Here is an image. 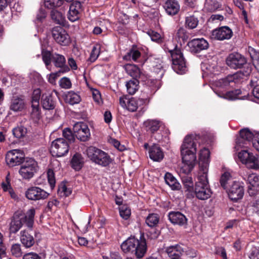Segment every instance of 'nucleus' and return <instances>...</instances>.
<instances>
[{
    "mask_svg": "<svg viewBox=\"0 0 259 259\" xmlns=\"http://www.w3.org/2000/svg\"><path fill=\"white\" fill-rule=\"evenodd\" d=\"M226 62L227 65L232 69H238L244 67V69L215 81L214 85L219 88L235 87L241 82L244 76H247L251 72V65L247 63L246 58L239 53H233L229 54Z\"/></svg>",
    "mask_w": 259,
    "mask_h": 259,
    "instance_id": "obj_1",
    "label": "nucleus"
},
{
    "mask_svg": "<svg viewBox=\"0 0 259 259\" xmlns=\"http://www.w3.org/2000/svg\"><path fill=\"white\" fill-rule=\"evenodd\" d=\"M198 137L187 135L184 139L181 147V154L184 166L182 169L185 174L189 173L193 169L196 160V151Z\"/></svg>",
    "mask_w": 259,
    "mask_h": 259,
    "instance_id": "obj_2",
    "label": "nucleus"
},
{
    "mask_svg": "<svg viewBox=\"0 0 259 259\" xmlns=\"http://www.w3.org/2000/svg\"><path fill=\"white\" fill-rule=\"evenodd\" d=\"M163 48L165 52H168L170 54L173 70L178 74L185 73L187 71V67L181 49L171 40L166 41Z\"/></svg>",
    "mask_w": 259,
    "mask_h": 259,
    "instance_id": "obj_3",
    "label": "nucleus"
},
{
    "mask_svg": "<svg viewBox=\"0 0 259 259\" xmlns=\"http://www.w3.org/2000/svg\"><path fill=\"white\" fill-rule=\"evenodd\" d=\"M35 212L34 208L29 209L25 214H23L21 212H16L10 223V232L16 233L21 228L23 224L28 228L31 229L34 223Z\"/></svg>",
    "mask_w": 259,
    "mask_h": 259,
    "instance_id": "obj_4",
    "label": "nucleus"
},
{
    "mask_svg": "<svg viewBox=\"0 0 259 259\" xmlns=\"http://www.w3.org/2000/svg\"><path fill=\"white\" fill-rule=\"evenodd\" d=\"M42 59L47 69L49 67L51 62L57 67L60 68V72L62 73L68 72L70 71V68L66 65V58L63 55L58 53H51L50 51L42 50L41 51Z\"/></svg>",
    "mask_w": 259,
    "mask_h": 259,
    "instance_id": "obj_5",
    "label": "nucleus"
},
{
    "mask_svg": "<svg viewBox=\"0 0 259 259\" xmlns=\"http://www.w3.org/2000/svg\"><path fill=\"white\" fill-rule=\"evenodd\" d=\"M196 197L200 200H206L211 197L212 191L210 188L207 174L198 172L195 187Z\"/></svg>",
    "mask_w": 259,
    "mask_h": 259,
    "instance_id": "obj_6",
    "label": "nucleus"
},
{
    "mask_svg": "<svg viewBox=\"0 0 259 259\" xmlns=\"http://www.w3.org/2000/svg\"><path fill=\"white\" fill-rule=\"evenodd\" d=\"M85 153L92 162L102 166H108L112 161L110 156L107 153L96 147H89Z\"/></svg>",
    "mask_w": 259,
    "mask_h": 259,
    "instance_id": "obj_7",
    "label": "nucleus"
},
{
    "mask_svg": "<svg viewBox=\"0 0 259 259\" xmlns=\"http://www.w3.org/2000/svg\"><path fill=\"white\" fill-rule=\"evenodd\" d=\"M37 162L33 158H26L22 163L19 173L24 179L29 180L37 171Z\"/></svg>",
    "mask_w": 259,
    "mask_h": 259,
    "instance_id": "obj_8",
    "label": "nucleus"
},
{
    "mask_svg": "<svg viewBox=\"0 0 259 259\" xmlns=\"http://www.w3.org/2000/svg\"><path fill=\"white\" fill-rule=\"evenodd\" d=\"M69 151V144L63 138L54 140L51 144L50 152L53 156L62 157Z\"/></svg>",
    "mask_w": 259,
    "mask_h": 259,
    "instance_id": "obj_9",
    "label": "nucleus"
},
{
    "mask_svg": "<svg viewBox=\"0 0 259 259\" xmlns=\"http://www.w3.org/2000/svg\"><path fill=\"white\" fill-rule=\"evenodd\" d=\"M238 158L241 162L251 169H259V158L252 153L247 150H242L238 154Z\"/></svg>",
    "mask_w": 259,
    "mask_h": 259,
    "instance_id": "obj_10",
    "label": "nucleus"
},
{
    "mask_svg": "<svg viewBox=\"0 0 259 259\" xmlns=\"http://www.w3.org/2000/svg\"><path fill=\"white\" fill-rule=\"evenodd\" d=\"M52 35L55 41L61 46H66L70 42L69 34L62 27H54L52 30Z\"/></svg>",
    "mask_w": 259,
    "mask_h": 259,
    "instance_id": "obj_11",
    "label": "nucleus"
},
{
    "mask_svg": "<svg viewBox=\"0 0 259 259\" xmlns=\"http://www.w3.org/2000/svg\"><path fill=\"white\" fill-rule=\"evenodd\" d=\"M25 194L28 199L34 201L44 200L49 196V193L47 191L36 186L28 188Z\"/></svg>",
    "mask_w": 259,
    "mask_h": 259,
    "instance_id": "obj_12",
    "label": "nucleus"
},
{
    "mask_svg": "<svg viewBox=\"0 0 259 259\" xmlns=\"http://www.w3.org/2000/svg\"><path fill=\"white\" fill-rule=\"evenodd\" d=\"M229 198L235 201L241 199L244 195V188L239 182L233 181L226 189Z\"/></svg>",
    "mask_w": 259,
    "mask_h": 259,
    "instance_id": "obj_13",
    "label": "nucleus"
},
{
    "mask_svg": "<svg viewBox=\"0 0 259 259\" xmlns=\"http://www.w3.org/2000/svg\"><path fill=\"white\" fill-rule=\"evenodd\" d=\"M73 130L78 139L82 141L88 140L90 136V132L88 125L85 123L78 122L75 123Z\"/></svg>",
    "mask_w": 259,
    "mask_h": 259,
    "instance_id": "obj_14",
    "label": "nucleus"
},
{
    "mask_svg": "<svg viewBox=\"0 0 259 259\" xmlns=\"http://www.w3.org/2000/svg\"><path fill=\"white\" fill-rule=\"evenodd\" d=\"M256 133H253L248 128L242 129L240 131V137L236 140V147H245L251 140L255 139Z\"/></svg>",
    "mask_w": 259,
    "mask_h": 259,
    "instance_id": "obj_15",
    "label": "nucleus"
},
{
    "mask_svg": "<svg viewBox=\"0 0 259 259\" xmlns=\"http://www.w3.org/2000/svg\"><path fill=\"white\" fill-rule=\"evenodd\" d=\"M211 35L217 40H228L232 37L233 31L228 26H222L213 30Z\"/></svg>",
    "mask_w": 259,
    "mask_h": 259,
    "instance_id": "obj_16",
    "label": "nucleus"
},
{
    "mask_svg": "<svg viewBox=\"0 0 259 259\" xmlns=\"http://www.w3.org/2000/svg\"><path fill=\"white\" fill-rule=\"evenodd\" d=\"M188 46L192 53H198L207 50L209 47V44L203 38H195L188 42Z\"/></svg>",
    "mask_w": 259,
    "mask_h": 259,
    "instance_id": "obj_17",
    "label": "nucleus"
},
{
    "mask_svg": "<svg viewBox=\"0 0 259 259\" xmlns=\"http://www.w3.org/2000/svg\"><path fill=\"white\" fill-rule=\"evenodd\" d=\"M22 154L19 152V150L17 149L9 151L6 156V161L7 164L11 167L22 163Z\"/></svg>",
    "mask_w": 259,
    "mask_h": 259,
    "instance_id": "obj_18",
    "label": "nucleus"
},
{
    "mask_svg": "<svg viewBox=\"0 0 259 259\" xmlns=\"http://www.w3.org/2000/svg\"><path fill=\"white\" fill-rule=\"evenodd\" d=\"M248 192L250 196H254L259 192V177L255 174H249L247 178Z\"/></svg>",
    "mask_w": 259,
    "mask_h": 259,
    "instance_id": "obj_19",
    "label": "nucleus"
},
{
    "mask_svg": "<svg viewBox=\"0 0 259 259\" xmlns=\"http://www.w3.org/2000/svg\"><path fill=\"white\" fill-rule=\"evenodd\" d=\"M210 152L208 149L203 148L200 151L199 155V172H205L207 174L209 163Z\"/></svg>",
    "mask_w": 259,
    "mask_h": 259,
    "instance_id": "obj_20",
    "label": "nucleus"
},
{
    "mask_svg": "<svg viewBox=\"0 0 259 259\" xmlns=\"http://www.w3.org/2000/svg\"><path fill=\"white\" fill-rule=\"evenodd\" d=\"M82 10V4L80 2H73L70 6L68 14V19L71 22L78 20Z\"/></svg>",
    "mask_w": 259,
    "mask_h": 259,
    "instance_id": "obj_21",
    "label": "nucleus"
},
{
    "mask_svg": "<svg viewBox=\"0 0 259 259\" xmlns=\"http://www.w3.org/2000/svg\"><path fill=\"white\" fill-rule=\"evenodd\" d=\"M186 249L183 244L171 245L166 248V252L171 259H179L183 256L184 249Z\"/></svg>",
    "mask_w": 259,
    "mask_h": 259,
    "instance_id": "obj_22",
    "label": "nucleus"
},
{
    "mask_svg": "<svg viewBox=\"0 0 259 259\" xmlns=\"http://www.w3.org/2000/svg\"><path fill=\"white\" fill-rule=\"evenodd\" d=\"M119 104L122 107L131 112L136 111L138 107V102L135 99L129 98L126 96L119 98Z\"/></svg>",
    "mask_w": 259,
    "mask_h": 259,
    "instance_id": "obj_23",
    "label": "nucleus"
},
{
    "mask_svg": "<svg viewBox=\"0 0 259 259\" xmlns=\"http://www.w3.org/2000/svg\"><path fill=\"white\" fill-rule=\"evenodd\" d=\"M168 217L169 221L174 225L184 226L187 223L186 216L179 211H170Z\"/></svg>",
    "mask_w": 259,
    "mask_h": 259,
    "instance_id": "obj_24",
    "label": "nucleus"
},
{
    "mask_svg": "<svg viewBox=\"0 0 259 259\" xmlns=\"http://www.w3.org/2000/svg\"><path fill=\"white\" fill-rule=\"evenodd\" d=\"M138 239L135 237H130L121 245V248L124 253L133 254L136 246L138 244Z\"/></svg>",
    "mask_w": 259,
    "mask_h": 259,
    "instance_id": "obj_25",
    "label": "nucleus"
},
{
    "mask_svg": "<svg viewBox=\"0 0 259 259\" xmlns=\"http://www.w3.org/2000/svg\"><path fill=\"white\" fill-rule=\"evenodd\" d=\"M166 13L169 15H175L180 10V5L176 0H167L163 5Z\"/></svg>",
    "mask_w": 259,
    "mask_h": 259,
    "instance_id": "obj_26",
    "label": "nucleus"
},
{
    "mask_svg": "<svg viewBox=\"0 0 259 259\" xmlns=\"http://www.w3.org/2000/svg\"><path fill=\"white\" fill-rule=\"evenodd\" d=\"M149 154L150 158L154 161H160L164 157L161 149L156 144H154L149 148Z\"/></svg>",
    "mask_w": 259,
    "mask_h": 259,
    "instance_id": "obj_27",
    "label": "nucleus"
},
{
    "mask_svg": "<svg viewBox=\"0 0 259 259\" xmlns=\"http://www.w3.org/2000/svg\"><path fill=\"white\" fill-rule=\"evenodd\" d=\"M154 70L157 72L158 76L155 79H148L147 80V83L154 90H157L159 87L157 84L159 83V80L164 75V71L161 66L155 67Z\"/></svg>",
    "mask_w": 259,
    "mask_h": 259,
    "instance_id": "obj_28",
    "label": "nucleus"
},
{
    "mask_svg": "<svg viewBox=\"0 0 259 259\" xmlns=\"http://www.w3.org/2000/svg\"><path fill=\"white\" fill-rule=\"evenodd\" d=\"M56 101L53 99L51 94H43L41 98L42 108L45 110H53L56 106Z\"/></svg>",
    "mask_w": 259,
    "mask_h": 259,
    "instance_id": "obj_29",
    "label": "nucleus"
},
{
    "mask_svg": "<svg viewBox=\"0 0 259 259\" xmlns=\"http://www.w3.org/2000/svg\"><path fill=\"white\" fill-rule=\"evenodd\" d=\"M214 92L219 97L230 100L240 99L239 96L241 94V91L239 89L229 91L226 93H224L217 90L214 91Z\"/></svg>",
    "mask_w": 259,
    "mask_h": 259,
    "instance_id": "obj_30",
    "label": "nucleus"
},
{
    "mask_svg": "<svg viewBox=\"0 0 259 259\" xmlns=\"http://www.w3.org/2000/svg\"><path fill=\"white\" fill-rule=\"evenodd\" d=\"M135 248L133 255H135L138 258L143 257L147 251V244L145 239H138V244Z\"/></svg>",
    "mask_w": 259,
    "mask_h": 259,
    "instance_id": "obj_31",
    "label": "nucleus"
},
{
    "mask_svg": "<svg viewBox=\"0 0 259 259\" xmlns=\"http://www.w3.org/2000/svg\"><path fill=\"white\" fill-rule=\"evenodd\" d=\"M20 241L26 248H30L34 244L33 237L25 230L20 232Z\"/></svg>",
    "mask_w": 259,
    "mask_h": 259,
    "instance_id": "obj_32",
    "label": "nucleus"
},
{
    "mask_svg": "<svg viewBox=\"0 0 259 259\" xmlns=\"http://www.w3.org/2000/svg\"><path fill=\"white\" fill-rule=\"evenodd\" d=\"M164 180L172 190H178L181 189V186L176 178L170 172H166L164 175Z\"/></svg>",
    "mask_w": 259,
    "mask_h": 259,
    "instance_id": "obj_33",
    "label": "nucleus"
},
{
    "mask_svg": "<svg viewBox=\"0 0 259 259\" xmlns=\"http://www.w3.org/2000/svg\"><path fill=\"white\" fill-rule=\"evenodd\" d=\"M124 68L128 74L133 77V79L142 78V74L137 66L134 64H127L124 66Z\"/></svg>",
    "mask_w": 259,
    "mask_h": 259,
    "instance_id": "obj_34",
    "label": "nucleus"
},
{
    "mask_svg": "<svg viewBox=\"0 0 259 259\" xmlns=\"http://www.w3.org/2000/svg\"><path fill=\"white\" fill-rule=\"evenodd\" d=\"M143 124L147 132L154 133L159 130L161 122L156 119H147L144 121Z\"/></svg>",
    "mask_w": 259,
    "mask_h": 259,
    "instance_id": "obj_35",
    "label": "nucleus"
},
{
    "mask_svg": "<svg viewBox=\"0 0 259 259\" xmlns=\"http://www.w3.org/2000/svg\"><path fill=\"white\" fill-rule=\"evenodd\" d=\"M65 100L70 105H74L81 101V97L78 93L70 91L66 94Z\"/></svg>",
    "mask_w": 259,
    "mask_h": 259,
    "instance_id": "obj_36",
    "label": "nucleus"
},
{
    "mask_svg": "<svg viewBox=\"0 0 259 259\" xmlns=\"http://www.w3.org/2000/svg\"><path fill=\"white\" fill-rule=\"evenodd\" d=\"M25 107V103L21 98L19 97H14L12 99L10 109L15 111H22Z\"/></svg>",
    "mask_w": 259,
    "mask_h": 259,
    "instance_id": "obj_37",
    "label": "nucleus"
},
{
    "mask_svg": "<svg viewBox=\"0 0 259 259\" xmlns=\"http://www.w3.org/2000/svg\"><path fill=\"white\" fill-rule=\"evenodd\" d=\"M30 118L34 122H38L41 119V113L39 104H31Z\"/></svg>",
    "mask_w": 259,
    "mask_h": 259,
    "instance_id": "obj_38",
    "label": "nucleus"
},
{
    "mask_svg": "<svg viewBox=\"0 0 259 259\" xmlns=\"http://www.w3.org/2000/svg\"><path fill=\"white\" fill-rule=\"evenodd\" d=\"M139 81L137 79H133L126 82L127 92L130 95H134L139 89Z\"/></svg>",
    "mask_w": 259,
    "mask_h": 259,
    "instance_id": "obj_39",
    "label": "nucleus"
},
{
    "mask_svg": "<svg viewBox=\"0 0 259 259\" xmlns=\"http://www.w3.org/2000/svg\"><path fill=\"white\" fill-rule=\"evenodd\" d=\"M51 18L56 24L64 25L65 22V17L63 14L58 11L53 10L51 13Z\"/></svg>",
    "mask_w": 259,
    "mask_h": 259,
    "instance_id": "obj_40",
    "label": "nucleus"
},
{
    "mask_svg": "<svg viewBox=\"0 0 259 259\" xmlns=\"http://www.w3.org/2000/svg\"><path fill=\"white\" fill-rule=\"evenodd\" d=\"M83 163L82 156L79 153H76L73 156L71 159V165L73 168L76 170L81 169Z\"/></svg>",
    "mask_w": 259,
    "mask_h": 259,
    "instance_id": "obj_41",
    "label": "nucleus"
},
{
    "mask_svg": "<svg viewBox=\"0 0 259 259\" xmlns=\"http://www.w3.org/2000/svg\"><path fill=\"white\" fill-rule=\"evenodd\" d=\"M232 181V177L231 174L229 171H225L224 172L221 177L220 179V183L221 186L225 189H226L228 188L231 181Z\"/></svg>",
    "mask_w": 259,
    "mask_h": 259,
    "instance_id": "obj_42",
    "label": "nucleus"
},
{
    "mask_svg": "<svg viewBox=\"0 0 259 259\" xmlns=\"http://www.w3.org/2000/svg\"><path fill=\"white\" fill-rule=\"evenodd\" d=\"M159 221V217L157 213H150L146 219L145 222L150 227H155L157 226Z\"/></svg>",
    "mask_w": 259,
    "mask_h": 259,
    "instance_id": "obj_43",
    "label": "nucleus"
},
{
    "mask_svg": "<svg viewBox=\"0 0 259 259\" xmlns=\"http://www.w3.org/2000/svg\"><path fill=\"white\" fill-rule=\"evenodd\" d=\"M141 55V54L139 51L136 49H132L124 56L123 58L126 61L133 60L136 62L140 58Z\"/></svg>",
    "mask_w": 259,
    "mask_h": 259,
    "instance_id": "obj_44",
    "label": "nucleus"
},
{
    "mask_svg": "<svg viewBox=\"0 0 259 259\" xmlns=\"http://www.w3.org/2000/svg\"><path fill=\"white\" fill-rule=\"evenodd\" d=\"M250 85L252 88V94L254 97L259 99V78L257 76H252Z\"/></svg>",
    "mask_w": 259,
    "mask_h": 259,
    "instance_id": "obj_45",
    "label": "nucleus"
},
{
    "mask_svg": "<svg viewBox=\"0 0 259 259\" xmlns=\"http://www.w3.org/2000/svg\"><path fill=\"white\" fill-rule=\"evenodd\" d=\"M221 8V5L215 0L206 1L205 8L209 12H214Z\"/></svg>",
    "mask_w": 259,
    "mask_h": 259,
    "instance_id": "obj_46",
    "label": "nucleus"
},
{
    "mask_svg": "<svg viewBox=\"0 0 259 259\" xmlns=\"http://www.w3.org/2000/svg\"><path fill=\"white\" fill-rule=\"evenodd\" d=\"M198 24L197 18L194 16H190L186 17L185 24L187 27L190 29H194L197 27Z\"/></svg>",
    "mask_w": 259,
    "mask_h": 259,
    "instance_id": "obj_47",
    "label": "nucleus"
},
{
    "mask_svg": "<svg viewBox=\"0 0 259 259\" xmlns=\"http://www.w3.org/2000/svg\"><path fill=\"white\" fill-rule=\"evenodd\" d=\"M101 47L100 45L96 44L92 48L89 60L91 62H95L98 58L100 53Z\"/></svg>",
    "mask_w": 259,
    "mask_h": 259,
    "instance_id": "obj_48",
    "label": "nucleus"
},
{
    "mask_svg": "<svg viewBox=\"0 0 259 259\" xmlns=\"http://www.w3.org/2000/svg\"><path fill=\"white\" fill-rule=\"evenodd\" d=\"M63 0H45V6L48 9H53L61 6L63 4Z\"/></svg>",
    "mask_w": 259,
    "mask_h": 259,
    "instance_id": "obj_49",
    "label": "nucleus"
},
{
    "mask_svg": "<svg viewBox=\"0 0 259 259\" xmlns=\"http://www.w3.org/2000/svg\"><path fill=\"white\" fill-rule=\"evenodd\" d=\"M26 133L27 129L23 126H18L13 130V135L17 139L24 137Z\"/></svg>",
    "mask_w": 259,
    "mask_h": 259,
    "instance_id": "obj_50",
    "label": "nucleus"
},
{
    "mask_svg": "<svg viewBox=\"0 0 259 259\" xmlns=\"http://www.w3.org/2000/svg\"><path fill=\"white\" fill-rule=\"evenodd\" d=\"M119 214L122 219L126 220L131 216V209L127 205H122L119 207Z\"/></svg>",
    "mask_w": 259,
    "mask_h": 259,
    "instance_id": "obj_51",
    "label": "nucleus"
},
{
    "mask_svg": "<svg viewBox=\"0 0 259 259\" xmlns=\"http://www.w3.org/2000/svg\"><path fill=\"white\" fill-rule=\"evenodd\" d=\"M12 254L16 257H20L22 255L21 245L19 243H15L12 245L11 248Z\"/></svg>",
    "mask_w": 259,
    "mask_h": 259,
    "instance_id": "obj_52",
    "label": "nucleus"
},
{
    "mask_svg": "<svg viewBox=\"0 0 259 259\" xmlns=\"http://www.w3.org/2000/svg\"><path fill=\"white\" fill-rule=\"evenodd\" d=\"M41 92L39 89H36L33 90L31 96V104H39V100Z\"/></svg>",
    "mask_w": 259,
    "mask_h": 259,
    "instance_id": "obj_53",
    "label": "nucleus"
},
{
    "mask_svg": "<svg viewBox=\"0 0 259 259\" xmlns=\"http://www.w3.org/2000/svg\"><path fill=\"white\" fill-rule=\"evenodd\" d=\"M177 37L179 39H182L183 42H185L189 38V34L186 30L183 28H180L176 33Z\"/></svg>",
    "mask_w": 259,
    "mask_h": 259,
    "instance_id": "obj_54",
    "label": "nucleus"
},
{
    "mask_svg": "<svg viewBox=\"0 0 259 259\" xmlns=\"http://www.w3.org/2000/svg\"><path fill=\"white\" fill-rule=\"evenodd\" d=\"M46 17V11L42 9H40L36 14V19L34 21L35 23L37 25L39 23L43 22Z\"/></svg>",
    "mask_w": 259,
    "mask_h": 259,
    "instance_id": "obj_55",
    "label": "nucleus"
},
{
    "mask_svg": "<svg viewBox=\"0 0 259 259\" xmlns=\"http://www.w3.org/2000/svg\"><path fill=\"white\" fill-rule=\"evenodd\" d=\"M182 182L185 187L188 191H191L193 186L192 179L190 177H184L182 178Z\"/></svg>",
    "mask_w": 259,
    "mask_h": 259,
    "instance_id": "obj_56",
    "label": "nucleus"
},
{
    "mask_svg": "<svg viewBox=\"0 0 259 259\" xmlns=\"http://www.w3.org/2000/svg\"><path fill=\"white\" fill-rule=\"evenodd\" d=\"M58 193L61 197H67L71 194V191L63 185L59 188Z\"/></svg>",
    "mask_w": 259,
    "mask_h": 259,
    "instance_id": "obj_57",
    "label": "nucleus"
},
{
    "mask_svg": "<svg viewBox=\"0 0 259 259\" xmlns=\"http://www.w3.org/2000/svg\"><path fill=\"white\" fill-rule=\"evenodd\" d=\"M60 86L65 89H68L71 87L72 83L69 78L67 77L62 78L59 81Z\"/></svg>",
    "mask_w": 259,
    "mask_h": 259,
    "instance_id": "obj_58",
    "label": "nucleus"
},
{
    "mask_svg": "<svg viewBox=\"0 0 259 259\" xmlns=\"http://www.w3.org/2000/svg\"><path fill=\"white\" fill-rule=\"evenodd\" d=\"M63 137L68 140L70 142H73L75 140V138L72 131L68 128H65L63 131Z\"/></svg>",
    "mask_w": 259,
    "mask_h": 259,
    "instance_id": "obj_59",
    "label": "nucleus"
},
{
    "mask_svg": "<svg viewBox=\"0 0 259 259\" xmlns=\"http://www.w3.org/2000/svg\"><path fill=\"white\" fill-rule=\"evenodd\" d=\"M48 180L51 188L55 187L56 180L54 171L51 169H49L47 172Z\"/></svg>",
    "mask_w": 259,
    "mask_h": 259,
    "instance_id": "obj_60",
    "label": "nucleus"
},
{
    "mask_svg": "<svg viewBox=\"0 0 259 259\" xmlns=\"http://www.w3.org/2000/svg\"><path fill=\"white\" fill-rule=\"evenodd\" d=\"M148 34L151 37L152 41H156L158 43L161 41L162 38L159 33L154 31H150L148 32Z\"/></svg>",
    "mask_w": 259,
    "mask_h": 259,
    "instance_id": "obj_61",
    "label": "nucleus"
},
{
    "mask_svg": "<svg viewBox=\"0 0 259 259\" xmlns=\"http://www.w3.org/2000/svg\"><path fill=\"white\" fill-rule=\"evenodd\" d=\"M109 142L112 144L114 147L120 151H123L125 149L124 145H121L119 141L115 139L111 138L110 139Z\"/></svg>",
    "mask_w": 259,
    "mask_h": 259,
    "instance_id": "obj_62",
    "label": "nucleus"
},
{
    "mask_svg": "<svg viewBox=\"0 0 259 259\" xmlns=\"http://www.w3.org/2000/svg\"><path fill=\"white\" fill-rule=\"evenodd\" d=\"M248 257L250 259H259V249L255 247H252L248 253Z\"/></svg>",
    "mask_w": 259,
    "mask_h": 259,
    "instance_id": "obj_63",
    "label": "nucleus"
},
{
    "mask_svg": "<svg viewBox=\"0 0 259 259\" xmlns=\"http://www.w3.org/2000/svg\"><path fill=\"white\" fill-rule=\"evenodd\" d=\"M0 259H10L6 253V247L3 241H0Z\"/></svg>",
    "mask_w": 259,
    "mask_h": 259,
    "instance_id": "obj_64",
    "label": "nucleus"
}]
</instances>
